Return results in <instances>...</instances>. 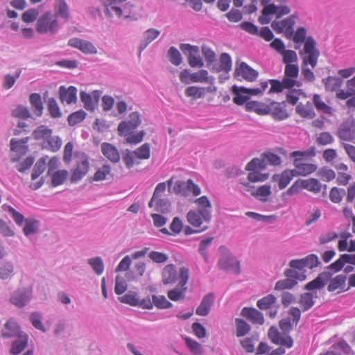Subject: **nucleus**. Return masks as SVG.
Returning <instances> with one entry per match:
<instances>
[{
  "mask_svg": "<svg viewBox=\"0 0 355 355\" xmlns=\"http://www.w3.org/2000/svg\"><path fill=\"white\" fill-rule=\"evenodd\" d=\"M152 300L153 305L159 309H166L173 306L172 303L167 300L164 295H153Z\"/></svg>",
  "mask_w": 355,
  "mask_h": 355,
  "instance_id": "obj_47",
  "label": "nucleus"
},
{
  "mask_svg": "<svg viewBox=\"0 0 355 355\" xmlns=\"http://www.w3.org/2000/svg\"><path fill=\"white\" fill-rule=\"evenodd\" d=\"M59 28L57 17L50 12H44L37 21L36 31L40 34H55Z\"/></svg>",
  "mask_w": 355,
  "mask_h": 355,
  "instance_id": "obj_3",
  "label": "nucleus"
},
{
  "mask_svg": "<svg viewBox=\"0 0 355 355\" xmlns=\"http://www.w3.org/2000/svg\"><path fill=\"white\" fill-rule=\"evenodd\" d=\"M27 342V336L26 334L20 335L18 339L12 343L10 352L15 355L19 354L26 348Z\"/></svg>",
  "mask_w": 355,
  "mask_h": 355,
  "instance_id": "obj_40",
  "label": "nucleus"
},
{
  "mask_svg": "<svg viewBox=\"0 0 355 355\" xmlns=\"http://www.w3.org/2000/svg\"><path fill=\"white\" fill-rule=\"evenodd\" d=\"M324 87L331 92H337L343 84V80L338 77L329 76L323 80Z\"/></svg>",
  "mask_w": 355,
  "mask_h": 355,
  "instance_id": "obj_39",
  "label": "nucleus"
},
{
  "mask_svg": "<svg viewBox=\"0 0 355 355\" xmlns=\"http://www.w3.org/2000/svg\"><path fill=\"white\" fill-rule=\"evenodd\" d=\"M296 284L297 282L295 279L286 277L285 279H282L277 282L275 286V289L276 291L291 289Z\"/></svg>",
  "mask_w": 355,
  "mask_h": 355,
  "instance_id": "obj_58",
  "label": "nucleus"
},
{
  "mask_svg": "<svg viewBox=\"0 0 355 355\" xmlns=\"http://www.w3.org/2000/svg\"><path fill=\"white\" fill-rule=\"evenodd\" d=\"M300 304L303 311L310 309L314 304L313 293H305L302 294L300 300Z\"/></svg>",
  "mask_w": 355,
  "mask_h": 355,
  "instance_id": "obj_50",
  "label": "nucleus"
},
{
  "mask_svg": "<svg viewBox=\"0 0 355 355\" xmlns=\"http://www.w3.org/2000/svg\"><path fill=\"white\" fill-rule=\"evenodd\" d=\"M101 150L105 157L112 162H118L120 159L117 149L109 143H103L101 145Z\"/></svg>",
  "mask_w": 355,
  "mask_h": 355,
  "instance_id": "obj_29",
  "label": "nucleus"
},
{
  "mask_svg": "<svg viewBox=\"0 0 355 355\" xmlns=\"http://www.w3.org/2000/svg\"><path fill=\"white\" fill-rule=\"evenodd\" d=\"M28 141V137L16 140L12 139L10 141V149L19 155H25L28 150L26 143Z\"/></svg>",
  "mask_w": 355,
  "mask_h": 355,
  "instance_id": "obj_35",
  "label": "nucleus"
},
{
  "mask_svg": "<svg viewBox=\"0 0 355 355\" xmlns=\"http://www.w3.org/2000/svg\"><path fill=\"white\" fill-rule=\"evenodd\" d=\"M295 19L294 15H291L283 20H274L271 23V27L277 33H284L287 37H291L293 34Z\"/></svg>",
  "mask_w": 355,
  "mask_h": 355,
  "instance_id": "obj_11",
  "label": "nucleus"
},
{
  "mask_svg": "<svg viewBox=\"0 0 355 355\" xmlns=\"http://www.w3.org/2000/svg\"><path fill=\"white\" fill-rule=\"evenodd\" d=\"M151 205V206H148L150 208L154 207L156 211L161 213L169 211L171 207V203L168 200L162 198V196H157V198L153 201Z\"/></svg>",
  "mask_w": 355,
  "mask_h": 355,
  "instance_id": "obj_36",
  "label": "nucleus"
},
{
  "mask_svg": "<svg viewBox=\"0 0 355 355\" xmlns=\"http://www.w3.org/2000/svg\"><path fill=\"white\" fill-rule=\"evenodd\" d=\"M281 55H282L283 62L286 65L294 64L297 62V55L293 50L285 49Z\"/></svg>",
  "mask_w": 355,
  "mask_h": 355,
  "instance_id": "obj_64",
  "label": "nucleus"
},
{
  "mask_svg": "<svg viewBox=\"0 0 355 355\" xmlns=\"http://www.w3.org/2000/svg\"><path fill=\"white\" fill-rule=\"evenodd\" d=\"M2 208L5 211L9 212L11 214L13 220H15L16 224L18 225L19 226H21L23 225L24 222L26 220L24 218V216L19 212L17 211L11 206L3 205L2 206Z\"/></svg>",
  "mask_w": 355,
  "mask_h": 355,
  "instance_id": "obj_51",
  "label": "nucleus"
},
{
  "mask_svg": "<svg viewBox=\"0 0 355 355\" xmlns=\"http://www.w3.org/2000/svg\"><path fill=\"white\" fill-rule=\"evenodd\" d=\"M86 117V112L83 110H78L69 115L67 121L69 125L73 126L81 121Z\"/></svg>",
  "mask_w": 355,
  "mask_h": 355,
  "instance_id": "obj_53",
  "label": "nucleus"
},
{
  "mask_svg": "<svg viewBox=\"0 0 355 355\" xmlns=\"http://www.w3.org/2000/svg\"><path fill=\"white\" fill-rule=\"evenodd\" d=\"M55 14L54 15L57 17L58 16L64 19L67 21L69 18V7L65 0H55Z\"/></svg>",
  "mask_w": 355,
  "mask_h": 355,
  "instance_id": "obj_31",
  "label": "nucleus"
},
{
  "mask_svg": "<svg viewBox=\"0 0 355 355\" xmlns=\"http://www.w3.org/2000/svg\"><path fill=\"white\" fill-rule=\"evenodd\" d=\"M89 168V158L85 155H82L71 170L70 180L72 183H76L81 180L88 173Z\"/></svg>",
  "mask_w": 355,
  "mask_h": 355,
  "instance_id": "obj_6",
  "label": "nucleus"
},
{
  "mask_svg": "<svg viewBox=\"0 0 355 355\" xmlns=\"http://www.w3.org/2000/svg\"><path fill=\"white\" fill-rule=\"evenodd\" d=\"M300 53L304 54L302 58V73L306 80L313 82L315 80V76L311 69L307 67V65L310 64L312 69L315 68L320 56L319 50L316 48V42L313 37H309L306 40L303 50Z\"/></svg>",
  "mask_w": 355,
  "mask_h": 355,
  "instance_id": "obj_1",
  "label": "nucleus"
},
{
  "mask_svg": "<svg viewBox=\"0 0 355 355\" xmlns=\"http://www.w3.org/2000/svg\"><path fill=\"white\" fill-rule=\"evenodd\" d=\"M211 218V214L209 210H190L187 214L188 223L194 227L204 226L203 223H208Z\"/></svg>",
  "mask_w": 355,
  "mask_h": 355,
  "instance_id": "obj_7",
  "label": "nucleus"
},
{
  "mask_svg": "<svg viewBox=\"0 0 355 355\" xmlns=\"http://www.w3.org/2000/svg\"><path fill=\"white\" fill-rule=\"evenodd\" d=\"M284 352L285 350L283 347L271 349V347L267 343L261 342L257 348L256 354L258 355H282Z\"/></svg>",
  "mask_w": 355,
  "mask_h": 355,
  "instance_id": "obj_30",
  "label": "nucleus"
},
{
  "mask_svg": "<svg viewBox=\"0 0 355 355\" xmlns=\"http://www.w3.org/2000/svg\"><path fill=\"white\" fill-rule=\"evenodd\" d=\"M327 275L324 274H321L318 275L315 279L309 282L306 286L305 288L306 290H315V289H320L323 288L326 284Z\"/></svg>",
  "mask_w": 355,
  "mask_h": 355,
  "instance_id": "obj_43",
  "label": "nucleus"
},
{
  "mask_svg": "<svg viewBox=\"0 0 355 355\" xmlns=\"http://www.w3.org/2000/svg\"><path fill=\"white\" fill-rule=\"evenodd\" d=\"M345 194V189L334 187L329 191V199L333 203L338 204L342 201Z\"/></svg>",
  "mask_w": 355,
  "mask_h": 355,
  "instance_id": "obj_52",
  "label": "nucleus"
},
{
  "mask_svg": "<svg viewBox=\"0 0 355 355\" xmlns=\"http://www.w3.org/2000/svg\"><path fill=\"white\" fill-rule=\"evenodd\" d=\"M77 89L73 86L65 88L61 86L59 89L60 100L62 103L70 104L75 103L77 98Z\"/></svg>",
  "mask_w": 355,
  "mask_h": 355,
  "instance_id": "obj_24",
  "label": "nucleus"
},
{
  "mask_svg": "<svg viewBox=\"0 0 355 355\" xmlns=\"http://www.w3.org/2000/svg\"><path fill=\"white\" fill-rule=\"evenodd\" d=\"M257 71L254 70L245 62H241L236 67L234 73V78L239 80L242 79L249 82H252L258 77Z\"/></svg>",
  "mask_w": 355,
  "mask_h": 355,
  "instance_id": "obj_13",
  "label": "nucleus"
},
{
  "mask_svg": "<svg viewBox=\"0 0 355 355\" xmlns=\"http://www.w3.org/2000/svg\"><path fill=\"white\" fill-rule=\"evenodd\" d=\"M141 123L139 114L137 112H133L128 116L127 121H121L118 125L119 135L122 136L126 133L132 132Z\"/></svg>",
  "mask_w": 355,
  "mask_h": 355,
  "instance_id": "obj_10",
  "label": "nucleus"
},
{
  "mask_svg": "<svg viewBox=\"0 0 355 355\" xmlns=\"http://www.w3.org/2000/svg\"><path fill=\"white\" fill-rule=\"evenodd\" d=\"M45 147L49 148L53 152H56L61 148L62 140L59 137L52 136L48 138L46 141L44 143Z\"/></svg>",
  "mask_w": 355,
  "mask_h": 355,
  "instance_id": "obj_54",
  "label": "nucleus"
},
{
  "mask_svg": "<svg viewBox=\"0 0 355 355\" xmlns=\"http://www.w3.org/2000/svg\"><path fill=\"white\" fill-rule=\"evenodd\" d=\"M236 336L237 337H241L247 334L250 330V325L243 320L237 318L236 319Z\"/></svg>",
  "mask_w": 355,
  "mask_h": 355,
  "instance_id": "obj_63",
  "label": "nucleus"
},
{
  "mask_svg": "<svg viewBox=\"0 0 355 355\" xmlns=\"http://www.w3.org/2000/svg\"><path fill=\"white\" fill-rule=\"evenodd\" d=\"M30 102L34 113L37 116H41L43 110V103L41 96L39 94L33 93L30 96Z\"/></svg>",
  "mask_w": 355,
  "mask_h": 355,
  "instance_id": "obj_41",
  "label": "nucleus"
},
{
  "mask_svg": "<svg viewBox=\"0 0 355 355\" xmlns=\"http://www.w3.org/2000/svg\"><path fill=\"white\" fill-rule=\"evenodd\" d=\"M220 71L228 73L232 69V59L228 53H224L220 57Z\"/></svg>",
  "mask_w": 355,
  "mask_h": 355,
  "instance_id": "obj_55",
  "label": "nucleus"
},
{
  "mask_svg": "<svg viewBox=\"0 0 355 355\" xmlns=\"http://www.w3.org/2000/svg\"><path fill=\"white\" fill-rule=\"evenodd\" d=\"M14 272L13 264L10 262L0 263V278L8 279L10 278Z\"/></svg>",
  "mask_w": 355,
  "mask_h": 355,
  "instance_id": "obj_49",
  "label": "nucleus"
},
{
  "mask_svg": "<svg viewBox=\"0 0 355 355\" xmlns=\"http://www.w3.org/2000/svg\"><path fill=\"white\" fill-rule=\"evenodd\" d=\"M293 165L295 166V169L293 171L295 176H306L315 172L317 169L315 164L310 163H302V162H299L298 159H293Z\"/></svg>",
  "mask_w": 355,
  "mask_h": 355,
  "instance_id": "obj_20",
  "label": "nucleus"
},
{
  "mask_svg": "<svg viewBox=\"0 0 355 355\" xmlns=\"http://www.w3.org/2000/svg\"><path fill=\"white\" fill-rule=\"evenodd\" d=\"M180 270H177L175 265L170 263L164 266L162 271V282L164 285L174 284L180 281Z\"/></svg>",
  "mask_w": 355,
  "mask_h": 355,
  "instance_id": "obj_17",
  "label": "nucleus"
},
{
  "mask_svg": "<svg viewBox=\"0 0 355 355\" xmlns=\"http://www.w3.org/2000/svg\"><path fill=\"white\" fill-rule=\"evenodd\" d=\"M80 96L81 101L84 103V107L87 110L94 111L100 97L98 92H93L92 96L85 92H81Z\"/></svg>",
  "mask_w": 355,
  "mask_h": 355,
  "instance_id": "obj_21",
  "label": "nucleus"
},
{
  "mask_svg": "<svg viewBox=\"0 0 355 355\" xmlns=\"http://www.w3.org/2000/svg\"><path fill=\"white\" fill-rule=\"evenodd\" d=\"M313 104L318 111L322 112L324 114H331L332 109L330 106L326 104L321 98L319 94H314L313 97Z\"/></svg>",
  "mask_w": 355,
  "mask_h": 355,
  "instance_id": "obj_44",
  "label": "nucleus"
},
{
  "mask_svg": "<svg viewBox=\"0 0 355 355\" xmlns=\"http://www.w3.org/2000/svg\"><path fill=\"white\" fill-rule=\"evenodd\" d=\"M68 45L79 49L85 54H96L97 49L90 42L80 38H71L69 40Z\"/></svg>",
  "mask_w": 355,
  "mask_h": 355,
  "instance_id": "obj_18",
  "label": "nucleus"
},
{
  "mask_svg": "<svg viewBox=\"0 0 355 355\" xmlns=\"http://www.w3.org/2000/svg\"><path fill=\"white\" fill-rule=\"evenodd\" d=\"M271 0H260L261 4L264 6L261 14L269 15L275 14L277 18H280L283 15L290 13L291 9L287 6H276L273 3H269Z\"/></svg>",
  "mask_w": 355,
  "mask_h": 355,
  "instance_id": "obj_14",
  "label": "nucleus"
},
{
  "mask_svg": "<svg viewBox=\"0 0 355 355\" xmlns=\"http://www.w3.org/2000/svg\"><path fill=\"white\" fill-rule=\"evenodd\" d=\"M180 79L184 84L191 83H211L214 80V78L209 76L208 71L205 69H201L192 73L188 69H184L180 73Z\"/></svg>",
  "mask_w": 355,
  "mask_h": 355,
  "instance_id": "obj_5",
  "label": "nucleus"
},
{
  "mask_svg": "<svg viewBox=\"0 0 355 355\" xmlns=\"http://www.w3.org/2000/svg\"><path fill=\"white\" fill-rule=\"evenodd\" d=\"M39 222L37 220L26 219L23 232L26 236L35 234L38 229Z\"/></svg>",
  "mask_w": 355,
  "mask_h": 355,
  "instance_id": "obj_59",
  "label": "nucleus"
},
{
  "mask_svg": "<svg viewBox=\"0 0 355 355\" xmlns=\"http://www.w3.org/2000/svg\"><path fill=\"white\" fill-rule=\"evenodd\" d=\"M266 162L263 159L254 158L245 166L247 171H259L266 168Z\"/></svg>",
  "mask_w": 355,
  "mask_h": 355,
  "instance_id": "obj_60",
  "label": "nucleus"
},
{
  "mask_svg": "<svg viewBox=\"0 0 355 355\" xmlns=\"http://www.w3.org/2000/svg\"><path fill=\"white\" fill-rule=\"evenodd\" d=\"M180 282L178 286L169 290L167 292L168 297L172 301H178L184 300L185 297V293L187 290V284L189 280V272L188 268L181 267L180 268Z\"/></svg>",
  "mask_w": 355,
  "mask_h": 355,
  "instance_id": "obj_4",
  "label": "nucleus"
},
{
  "mask_svg": "<svg viewBox=\"0 0 355 355\" xmlns=\"http://www.w3.org/2000/svg\"><path fill=\"white\" fill-rule=\"evenodd\" d=\"M181 51L188 56V62L191 67H202L204 65L202 59L199 55V48L189 44H182Z\"/></svg>",
  "mask_w": 355,
  "mask_h": 355,
  "instance_id": "obj_9",
  "label": "nucleus"
},
{
  "mask_svg": "<svg viewBox=\"0 0 355 355\" xmlns=\"http://www.w3.org/2000/svg\"><path fill=\"white\" fill-rule=\"evenodd\" d=\"M299 67L297 64H288L285 66L283 80L286 89H291L295 86L300 87L301 83L297 80Z\"/></svg>",
  "mask_w": 355,
  "mask_h": 355,
  "instance_id": "obj_12",
  "label": "nucleus"
},
{
  "mask_svg": "<svg viewBox=\"0 0 355 355\" xmlns=\"http://www.w3.org/2000/svg\"><path fill=\"white\" fill-rule=\"evenodd\" d=\"M268 336L273 343L281 345V347L291 348L293 345L291 337L275 327H271L269 329Z\"/></svg>",
  "mask_w": 355,
  "mask_h": 355,
  "instance_id": "obj_8",
  "label": "nucleus"
},
{
  "mask_svg": "<svg viewBox=\"0 0 355 355\" xmlns=\"http://www.w3.org/2000/svg\"><path fill=\"white\" fill-rule=\"evenodd\" d=\"M46 158H40L35 164L31 174L32 180L37 179L46 169Z\"/></svg>",
  "mask_w": 355,
  "mask_h": 355,
  "instance_id": "obj_57",
  "label": "nucleus"
},
{
  "mask_svg": "<svg viewBox=\"0 0 355 355\" xmlns=\"http://www.w3.org/2000/svg\"><path fill=\"white\" fill-rule=\"evenodd\" d=\"M245 109L249 112H254L259 115H264L268 113V106L257 101H249L245 104Z\"/></svg>",
  "mask_w": 355,
  "mask_h": 355,
  "instance_id": "obj_34",
  "label": "nucleus"
},
{
  "mask_svg": "<svg viewBox=\"0 0 355 355\" xmlns=\"http://www.w3.org/2000/svg\"><path fill=\"white\" fill-rule=\"evenodd\" d=\"M337 135L341 140H352L355 135V121L347 119L343 121L338 129Z\"/></svg>",
  "mask_w": 355,
  "mask_h": 355,
  "instance_id": "obj_15",
  "label": "nucleus"
},
{
  "mask_svg": "<svg viewBox=\"0 0 355 355\" xmlns=\"http://www.w3.org/2000/svg\"><path fill=\"white\" fill-rule=\"evenodd\" d=\"M315 155V150L314 147H311L305 150H296L291 153L290 156L293 157L294 159H297L301 162L304 159L314 157Z\"/></svg>",
  "mask_w": 355,
  "mask_h": 355,
  "instance_id": "obj_45",
  "label": "nucleus"
},
{
  "mask_svg": "<svg viewBox=\"0 0 355 355\" xmlns=\"http://www.w3.org/2000/svg\"><path fill=\"white\" fill-rule=\"evenodd\" d=\"M241 315L253 324H263L264 322L263 314L254 308H243Z\"/></svg>",
  "mask_w": 355,
  "mask_h": 355,
  "instance_id": "obj_22",
  "label": "nucleus"
},
{
  "mask_svg": "<svg viewBox=\"0 0 355 355\" xmlns=\"http://www.w3.org/2000/svg\"><path fill=\"white\" fill-rule=\"evenodd\" d=\"M68 176V172L66 170H59L52 174L51 184L53 187H56L62 184Z\"/></svg>",
  "mask_w": 355,
  "mask_h": 355,
  "instance_id": "obj_48",
  "label": "nucleus"
},
{
  "mask_svg": "<svg viewBox=\"0 0 355 355\" xmlns=\"http://www.w3.org/2000/svg\"><path fill=\"white\" fill-rule=\"evenodd\" d=\"M160 34L159 31L155 28H149L144 33V42L139 46L140 52L144 51L146 46L155 40Z\"/></svg>",
  "mask_w": 355,
  "mask_h": 355,
  "instance_id": "obj_38",
  "label": "nucleus"
},
{
  "mask_svg": "<svg viewBox=\"0 0 355 355\" xmlns=\"http://www.w3.org/2000/svg\"><path fill=\"white\" fill-rule=\"evenodd\" d=\"M127 0H101L105 7V12L109 17L115 16L121 18H128L132 13L134 6L130 3H125Z\"/></svg>",
  "mask_w": 355,
  "mask_h": 355,
  "instance_id": "obj_2",
  "label": "nucleus"
},
{
  "mask_svg": "<svg viewBox=\"0 0 355 355\" xmlns=\"http://www.w3.org/2000/svg\"><path fill=\"white\" fill-rule=\"evenodd\" d=\"M214 295L211 293L206 295L196 311L198 315L205 316L209 313L211 306L214 303Z\"/></svg>",
  "mask_w": 355,
  "mask_h": 355,
  "instance_id": "obj_27",
  "label": "nucleus"
},
{
  "mask_svg": "<svg viewBox=\"0 0 355 355\" xmlns=\"http://www.w3.org/2000/svg\"><path fill=\"white\" fill-rule=\"evenodd\" d=\"M51 135H52V130L44 125L38 126L32 133V136L35 140H41L44 144Z\"/></svg>",
  "mask_w": 355,
  "mask_h": 355,
  "instance_id": "obj_33",
  "label": "nucleus"
},
{
  "mask_svg": "<svg viewBox=\"0 0 355 355\" xmlns=\"http://www.w3.org/2000/svg\"><path fill=\"white\" fill-rule=\"evenodd\" d=\"M295 111L298 115L305 119H312L315 115L312 104L310 102H307L304 105L300 103L297 105Z\"/></svg>",
  "mask_w": 355,
  "mask_h": 355,
  "instance_id": "obj_32",
  "label": "nucleus"
},
{
  "mask_svg": "<svg viewBox=\"0 0 355 355\" xmlns=\"http://www.w3.org/2000/svg\"><path fill=\"white\" fill-rule=\"evenodd\" d=\"M88 263L98 275H100L103 272L104 264L101 257H96L89 259Z\"/></svg>",
  "mask_w": 355,
  "mask_h": 355,
  "instance_id": "obj_62",
  "label": "nucleus"
},
{
  "mask_svg": "<svg viewBox=\"0 0 355 355\" xmlns=\"http://www.w3.org/2000/svg\"><path fill=\"white\" fill-rule=\"evenodd\" d=\"M232 90V92L235 94V96L233 98V102L239 105H241L245 103H247L248 99L247 96L242 95L241 93L251 95L250 89L245 88L244 87H237L236 85H233Z\"/></svg>",
  "mask_w": 355,
  "mask_h": 355,
  "instance_id": "obj_26",
  "label": "nucleus"
},
{
  "mask_svg": "<svg viewBox=\"0 0 355 355\" xmlns=\"http://www.w3.org/2000/svg\"><path fill=\"white\" fill-rule=\"evenodd\" d=\"M31 294V288L19 289L13 293L10 302L18 307H23L30 300Z\"/></svg>",
  "mask_w": 355,
  "mask_h": 355,
  "instance_id": "obj_19",
  "label": "nucleus"
},
{
  "mask_svg": "<svg viewBox=\"0 0 355 355\" xmlns=\"http://www.w3.org/2000/svg\"><path fill=\"white\" fill-rule=\"evenodd\" d=\"M218 266L220 269L230 270L236 274L240 272V264L231 254H225L218 260Z\"/></svg>",
  "mask_w": 355,
  "mask_h": 355,
  "instance_id": "obj_16",
  "label": "nucleus"
},
{
  "mask_svg": "<svg viewBox=\"0 0 355 355\" xmlns=\"http://www.w3.org/2000/svg\"><path fill=\"white\" fill-rule=\"evenodd\" d=\"M135 156L140 159H148L150 156V146L144 144L134 151Z\"/></svg>",
  "mask_w": 355,
  "mask_h": 355,
  "instance_id": "obj_61",
  "label": "nucleus"
},
{
  "mask_svg": "<svg viewBox=\"0 0 355 355\" xmlns=\"http://www.w3.org/2000/svg\"><path fill=\"white\" fill-rule=\"evenodd\" d=\"M346 281V276L343 275H339L333 278L328 286V291L333 292L339 288L341 289V291H343V287L345 286V283Z\"/></svg>",
  "mask_w": 355,
  "mask_h": 355,
  "instance_id": "obj_42",
  "label": "nucleus"
},
{
  "mask_svg": "<svg viewBox=\"0 0 355 355\" xmlns=\"http://www.w3.org/2000/svg\"><path fill=\"white\" fill-rule=\"evenodd\" d=\"M23 335L20 331L19 326L17 323L12 320H8L4 325V328L2 330V337L3 338H11Z\"/></svg>",
  "mask_w": 355,
  "mask_h": 355,
  "instance_id": "obj_28",
  "label": "nucleus"
},
{
  "mask_svg": "<svg viewBox=\"0 0 355 355\" xmlns=\"http://www.w3.org/2000/svg\"><path fill=\"white\" fill-rule=\"evenodd\" d=\"M335 168L338 174L336 179L338 184L343 186L348 184L352 179V175L349 173L348 166L343 163H340L335 166Z\"/></svg>",
  "mask_w": 355,
  "mask_h": 355,
  "instance_id": "obj_23",
  "label": "nucleus"
},
{
  "mask_svg": "<svg viewBox=\"0 0 355 355\" xmlns=\"http://www.w3.org/2000/svg\"><path fill=\"white\" fill-rule=\"evenodd\" d=\"M295 175L293 170H285L282 173L275 175L272 177L277 182L280 189L286 188Z\"/></svg>",
  "mask_w": 355,
  "mask_h": 355,
  "instance_id": "obj_25",
  "label": "nucleus"
},
{
  "mask_svg": "<svg viewBox=\"0 0 355 355\" xmlns=\"http://www.w3.org/2000/svg\"><path fill=\"white\" fill-rule=\"evenodd\" d=\"M300 186L302 188L314 193H319L321 190V184L315 178H309L302 180L300 182Z\"/></svg>",
  "mask_w": 355,
  "mask_h": 355,
  "instance_id": "obj_37",
  "label": "nucleus"
},
{
  "mask_svg": "<svg viewBox=\"0 0 355 355\" xmlns=\"http://www.w3.org/2000/svg\"><path fill=\"white\" fill-rule=\"evenodd\" d=\"M275 302L276 297L273 295L269 294L259 300L257 306L261 310H267L270 309Z\"/></svg>",
  "mask_w": 355,
  "mask_h": 355,
  "instance_id": "obj_46",
  "label": "nucleus"
},
{
  "mask_svg": "<svg viewBox=\"0 0 355 355\" xmlns=\"http://www.w3.org/2000/svg\"><path fill=\"white\" fill-rule=\"evenodd\" d=\"M119 300L124 304H129L132 306L138 305L139 297L135 292H129L123 296L119 297Z\"/></svg>",
  "mask_w": 355,
  "mask_h": 355,
  "instance_id": "obj_56",
  "label": "nucleus"
}]
</instances>
